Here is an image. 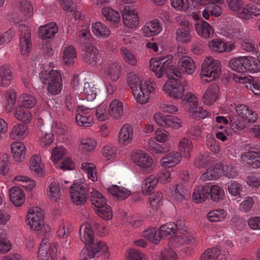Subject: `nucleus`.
Returning a JSON list of instances; mask_svg holds the SVG:
<instances>
[{
  "mask_svg": "<svg viewBox=\"0 0 260 260\" xmlns=\"http://www.w3.org/2000/svg\"><path fill=\"white\" fill-rule=\"evenodd\" d=\"M108 251V247L105 242L96 241V243H93L81 250L80 258L81 260H90L104 254V258L108 259L109 256Z\"/></svg>",
  "mask_w": 260,
  "mask_h": 260,
  "instance_id": "obj_1",
  "label": "nucleus"
},
{
  "mask_svg": "<svg viewBox=\"0 0 260 260\" xmlns=\"http://www.w3.org/2000/svg\"><path fill=\"white\" fill-rule=\"evenodd\" d=\"M221 74L220 63L219 60L207 57L204 60L201 75L209 78V81L219 78Z\"/></svg>",
  "mask_w": 260,
  "mask_h": 260,
  "instance_id": "obj_2",
  "label": "nucleus"
},
{
  "mask_svg": "<svg viewBox=\"0 0 260 260\" xmlns=\"http://www.w3.org/2000/svg\"><path fill=\"white\" fill-rule=\"evenodd\" d=\"M184 234L188 231L184 220L178 219L176 224L174 222H169L161 226L159 229V234L161 239L162 237L171 238L173 237L176 232Z\"/></svg>",
  "mask_w": 260,
  "mask_h": 260,
  "instance_id": "obj_3",
  "label": "nucleus"
},
{
  "mask_svg": "<svg viewBox=\"0 0 260 260\" xmlns=\"http://www.w3.org/2000/svg\"><path fill=\"white\" fill-rule=\"evenodd\" d=\"M90 200L95 212L101 218L109 220L112 217L111 208L106 204L104 196H91Z\"/></svg>",
  "mask_w": 260,
  "mask_h": 260,
  "instance_id": "obj_4",
  "label": "nucleus"
},
{
  "mask_svg": "<svg viewBox=\"0 0 260 260\" xmlns=\"http://www.w3.org/2000/svg\"><path fill=\"white\" fill-rule=\"evenodd\" d=\"M44 212L38 207H31L29 209L26 215V222L30 228L39 231L44 226Z\"/></svg>",
  "mask_w": 260,
  "mask_h": 260,
  "instance_id": "obj_5",
  "label": "nucleus"
},
{
  "mask_svg": "<svg viewBox=\"0 0 260 260\" xmlns=\"http://www.w3.org/2000/svg\"><path fill=\"white\" fill-rule=\"evenodd\" d=\"M188 231L183 235L178 236L175 239H171L169 242V245L172 248L179 247L183 246V251L186 254L190 253V250L197 245V242L194 238L190 235H186Z\"/></svg>",
  "mask_w": 260,
  "mask_h": 260,
  "instance_id": "obj_6",
  "label": "nucleus"
},
{
  "mask_svg": "<svg viewBox=\"0 0 260 260\" xmlns=\"http://www.w3.org/2000/svg\"><path fill=\"white\" fill-rule=\"evenodd\" d=\"M82 58L88 64L95 67L101 63V57L99 51L90 44L81 46Z\"/></svg>",
  "mask_w": 260,
  "mask_h": 260,
  "instance_id": "obj_7",
  "label": "nucleus"
},
{
  "mask_svg": "<svg viewBox=\"0 0 260 260\" xmlns=\"http://www.w3.org/2000/svg\"><path fill=\"white\" fill-rule=\"evenodd\" d=\"M187 84L186 80L181 81L179 80H170L164 85L165 90L169 96L175 99L181 98L184 93V87Z\"/></svg>",
  "mask_w": 260,
  "mask_h": 260,
  "instance_id": "obj_8",
  "label": "nucleus"
},
{
  "mask_svg": "<svg viewBox=\"0 0 260 260\" xmlns=\"http://www.w3.org/2000/svg\"><path fill=\"white\" fill-rule=\"evenodd\" d=\"M19 30L21 32L20 35V49L23 55H28L31 48L30 42V31L28 27L24 24L19 26Z\"/></svg>",
  "mask_w": 260,
  "mask_h": 260,
  "instance_id": "obj_9",
  "label": "nucleus"
},
{
  "mask_svg": "<svg viewBox=\"0 0 260 260\" xmlns=\"http://www.w3.org/2000/svg\"><path fill=\"white\" fill-rule=\"evenodd\" d=\"M125 25L129 28L135 27L139 23V18L133 6H125L122 13Z\"/></svg>",
  "mask_w": 260,
  "mask_h": 260,
  "instance_id": "obj_10",
  "label": "nucleus"
},
{
  "mask_svg": "<svg viewBox=\"0 0 260 260\" xmlns=\"http://www.w3.org/2000/svg\"><path fill=\"white\" fill-rule=\"evenodd\" d=\"M154 119L158 125L164 127L178 128L180 126L179 119L172 115H164L158 113L154 115Z\"/></svg>",
  "mask_w": 260,
  "mask_h": 260,
  "instance_id": "obj_11",
  "label": "nucleus"
},
{
  "mask_svg": "<svg viewBox=\"0 0 260 260\" xmlns=\"http://www.w3.org/2000/svg\"><path fill=\"white\" fill-rule=\"evenodd\" d=\"M70 193L79 195H102L101 192L93 187H88L86 184L79 182H74L72 184L70 189Z\"/></svg>",
  "mask_w": 260,
  "mask_h": 260,
  "instance_id": "obj_12",
  "label": "nucleus"
},
{
  "mask_svg": "<svg viewBox=\"0 0 260 260\" xmlns=\"http://www.w3.org/2000/svg\"><path fill=\"white\" fill-rule=\"evenodd\" d=\"M80 238L81 241L85 244H92L96 243L98 241L94 240V234L91 225L88 223H84L80 226L79 230Z\"/></svg>",
  "mask_w": 260,
  "mask_h": 260,
  "instance_id": "obj_13",
  "label": "nucleus"
},
{
  "mask_svg": "<svg viewBox=\"0 0 260 260\" xmlns=\"http://www.w3.org/2000/svg\"><path fill=\"white\" fill-rule=\"evenodd\" d=\"M40 77L42 82L44 84L49 85L55 84L56 82H61V77L58 71L52 70L48 73L44 71L40 74Z\"/></svg>",
  "mask_w": 260,
  "mask_h": 260,
  "instance_id": "obj_14",
  "label": "nucleus"
},
{
  "mask_svg": "<svg viewBox=\"0 0 260 260\" xmlns=\"http://www.w3.org/2000/svg\"><path fill=\"white\" fill-rule=\"evenodd\" d=\"M241 159L243 161L247 162L253 169L260 168V150L250 151L243 153Z\"/></svg>",
  "mask_w": 260,
  "mask_h": 260,
  "instance_id": "obj_15",
  "label": "nucleus"
},
{
  "mask_svg": "<svg viewBox=\"0 0 260 260\" xmlns=\"http://www.w3.org/2000/svg\"><path fill=\"white\" fill-rule=\"evenodd\" d=\"M219 88L216 84L210 85L203 96V101L207 105H211L217 99Z\"/></svg>",
  "mask_w": 260,
  "mask_h": 260,
  "instance_id": "obj_16",
  "label": "nucleus"
},
{
  "mask_svg": "<svg viewBox=\"0 0 260 260\" xmlns=\"http://www.w3.org/2000/svg\"><path fill=\"white\" fill-rule=\"evenodd\" d=\"M180 27L176 32V39L182 43H187L190 41L191 36L189 33L190 28L187 21L181 22Z\"/></svg>",
  "mask_w": 260,
  "mask_h": 260,
  "instance_id": "obj_17",
  "label": "nucleus"
},
{
  "mask_svg": "<svg viewBox=\"0 0 260 260\" xmlns=\"http://www.w3.org/2000/svg\"><path fill=\"white\" fill-rule=\"evenodd\" d=\"M178 64L180 70L183 73L191 75L195 70L196 67L193 60L187 56L180 58Z\"/></svg>",
  "mask_w": 260,
  "mask_h": 260,
  "instance_id": "obj_18",
  "label": "nucleus"
},
{
  "mask_svg": "<svg viewBox=\"0 0 260 260\" xmlns=\"http://www.w3.org/2000/svg\"><path fill=\"white\" fill-rule=\"evenodd\" d=\"M181 159L180 152H172L162 157L160 159V162L164 167L170 168L178 164Z\"/></svg>",
  "mask_w": 260,
  "mask_h": 260,
  "instance_id": "obj_19",
  "label": "nucleus"
},
{
  "mask_svg": "<svg viewBox=\"0 0 260 260\" xmlns=\"http://www.w3.org/2000/svg\"><path fill=\"white\" fill-rule=\"evenodd\" d=\"M161 30V26L157 19L147 22L143 28V34L146 37L157 35Z\"/></svg>",
  "mask_w": 260,
  "mask_h": 260,
  "instance_id": "obj_20",
  "label": "nucleus"
},
{
  "mask_svg": "<svg viewBox=\"0 0 260 260\" xmlns=\"http://www.w3.org/2000/svg\"><path fill=\"white\" fill-rule=\"evenodd\" d=\"M247 62V56L234 58L229 61V66L231 69L238 73H244L246 72Z\"/></svg>",
  "mask_w": 260,
  "mask_h": 260,
  "instance_id": "obj_21",
  "label": "nucleus"
},
{
  "mask_svg": "<svg viewBox=\"0 0 260 260\" xmlns=\"http://www.w3.org/2000/svg\"><path fill=\"white\" fill-rule=\"evenodd\" d=\"M133 138L132 127L128 124H125L120 129L118 140L121 144L126 145L129 144Z\"/></svg>",
  "mask_w": 260,
  "mask_h": 260,
  "instance_id": "obj_22",
  "label": "nucleus"
},
{
  "mask_svg": "<svg viewBox=\"0 0 260 260\" xmlns=\"http://www.w3.org/2000/svg\"><path fill=\"white\" fill-rule=\"evenodd\" d=\"M57 31L58 28L56 24L52 23L40 26L39 33L42 40L51 39Z\"/></svg>",
  "mask_w": 260,
  "mask_h": 260,
  "instance_id": "obj_23",
  "label": "nucleus"
},
{
  "mask_svg": "<svg viewBox=\"0 0 260 260\" xmlns=\"http://www.w3.org/2000/svg\"><path fill=\"white\" fill-rule=\"evenodd\" d=\"M222 173L221 166L216 165L215 166H211L203 173L201 178L204 181L215 180L219 178Z\"/></svg>",
  "mask_w": 260,
  "mask_h": 260,
  "instance_id": "obj_24",
  "label": "nucleus"
},
{
  "mask_svg": "<svg viewBox=\"0 0 260 260\" xmlns=\"http://www.w3.org/2000/svg\"><path fill=\"white\" fill-rule=\"evenodd\" d=\"M11 149L16 161L20 162L24 159L25 147L23 144L20 142H13Z\"/></svg>",
  "mask_w": 260,
  "mask_h": 260,
  "instance_id": "obj_25",
  "label": "nucleus"
},
{
  "mask_svg": "<svg viewBox=\"0 0 260 260\" xmlns=\"http://www.w3.org/2000/svg\"><path fill=\"white\" fill-rule=\"evenodd\" d=\"M52 247H53V245L49 244L47 239H43L39 248L38 259L39 260H48L50 255V251H52Z\"/></svg>",
  "mask_w": 260,
  "mask_h": 260,
  "instance_id": "obj_26",
  "label": "nucleus"
},
{
  "mask_svg": "<svg viewBox=\"0 0 260 260\" xmlns=\"http://www.w3.org/2000/svg\"><path fill=\"white\" fill-rule=\"evenodd\" d=\"M109 115L115 119H119L123 115V105L118 100H114L109 106Z\"/></svg>",
  "mask_w": 260,
  "mask_h": 260,
  "instance_id": "obj_27",
  "label": "nucleus"
},
{
  "mask_svg": "<svg viewBox=\"0 0 260 260\" xmlns=\"http://www.w3.org/2000/svg\"><path fill=\"white\" fill-rule=\"evenodd\" d=\"M259 15V10L258 9L257 11L256 7L255 6L250 5H247L244 7L239 13V17L245 20L252 18L253 16L257 17Z\"/></svg>",
  "mask_w": 260,
  "mask_h": 260,
  "instance_id": "obj_28",
  "label": "nucleus"
},
{
  "mask_svg": "<svg viewBox=\"0 0 260 260\" xmlns=\"http://www.w3.org/2000/svg\"><path fill=\"white\" fill-rule=\"evenodd\" d=\"M14 116L18 120L25 123H29L32 119L30 111L20 106L16 107L14 111Z\"/></svg>",
  "mask_w": 260,
  "mask_h": 260,
  "instance_id": "obj_29",
  "label": "nucleus"
},
{
  "mask_svg": "<svg viewBox=\"0 0 260 260\" xmlns=\"http://www.w3.org/2000/svg\"><path fill=\"white\" fill-rule=\"evenodd\" d=\"M148 147L152 153L162 154L168 152L170 147L166 144H159L152 140H149L148 142Z\"/></svg>",
  "mask_w": 260,
  "mask_h": 260,
  "instance_id": "obj_30",
  "label": "nucleus"
},
{
  "mask_svg": "<svg viewBox=\"0 0 260 260\" xmlns=\"http://www.w3.org/2000/svg\"><path fill=\"white\" fill-rule=\"evenodd\" d=\"M27 129V126L26 125L18 123L13 127L10 137L14 140L24 138L26 136Z\"/></svg>",
  "mask_w": 260,
  "mask_h": 260,
  "instance_id": "obj_31",
  "label": "nucleus"
},
{
  "mask_svg": "<svg viewBox=\"0 0 260 260\" xmlns=\"http://www.w3.org/2000/svg\"><path fill=\"white\" fill-rule=\"evenodd\" d=\"M132 159L138 166H139L140 164L142 165V162L145 161L147 168L150 166V164H153V160L151 157L142 151L135 153L132 155Z\"/></svg>",
  "mask_w": 260,
  "mask_h": 260,
  "instance_id": "obj_32",
  "label": "nucleus"
},
{
  "mask_svg": "<svg viewBox=\"0 0 260 260\" xmlns=\"http://www.w3.org/2000/svg\"><path fill=\"white\" fill-rule=\"evenodd\" d=\"M132 159L138 166H139L140 164L142 165V162L145 161L147 168L150 166V164H153V160L151 157L142 151L135 153L132 155Z\"/></svg>",
  "mask_w": 260,
  "mask_h": 260,
  "instance_id": "obj_33",
  "label": "nucleus"
},
{
  "mask_svg": "<svg viewBox=\"0 0 260 260\" xmlns=\"http://www.w3.org/2000/svg\"><path fill=\"white\" fill-rule=\"evenodd\" d=\"M132 159L138 166H139L140 164L142 165V162L145 161L147 168L150 166V164H153V160L151 157L142 151L135 153L132 155Z\"/></svg>",
  "mask_w": 260,
  "mask_h": 260,
  "instance_id": "obj_34",
  "label": "nucleus"
},
{
  "mask_svg": "<svg viewBox=\"0 0 260 260\" xmlns=\"http://www.w3.org/2000/svg\"><path fill=\"white\" fill-rule=\"evenodd\" d=\"M186 3H185L183 0H171L172 6L179 10L185 11L189 7L191 9L192 7L195 8L197 5L196 0H186Z\"/></svg>",
  "mask_w": 260,
  "mask_h": 260,
  "instance_id": "obj_35",
  "label": "nucleus"
},
{
  "mask_svg": "<svg viewBox=\"0 0 260 260\" xmlns=\"http://www.w3.org/2000/svg\"><path fill=\"white\" fill-rule=\"evenodd\" d=\"M143 237L146 238L150 242L157 244L161 240L159 233L155 228H148L142 232Z\"/></svg>",
  "mask_w": 260,
  "mask_h": 260,
  "instance_id": "obj_36",
  "label": "nucleus"
},
{
  "mask_svg": "<svg viewBox=\"0 0 260 260\" xmlns=\"http://www.w3.org/2000/svg\"><path fill=\"white\" fill-rule=\"evenodd\" d=\"M196 29L198 34L205 39L212 38L214 32L212 26L205 21H203L200 26L196 27Z\"/></svg>",
  "mask_w": 260,
  "mask_h": 260,
  "instance_id": "obj_37",
  "label": "nucleus"
},
{
  "mask_svg": "<svg viewBox=\"0 0 260 260\" xmlns=\"http://www.w3.org/2000/svg\"><path fill=\"white\" fill-rule=\"evenodd\" d=\"M141 86V88L136 89L133 93L137 102L144 104L147 102L149 97L148 94V90L145 88L146 83L144 82L143 85Z\"/></svg>",
  "mask_w": 260,
  "mask_h": 260,
  "instance_id": "obj_38",
  "label": "nucleus"
},
{
  "mask_svg": "<svg viewBox=\"0 0 260 260\" xmlns=\"http://www.w3.org/2000/svg\"><path fill=\"white\" fill-rule=\"evenodd\" d=\"M157 183V179H155L152 176H150L146 179L142 185V191L143 194L149 193L151 194L154 193L153 190Z\"/></svg>",
  "mask_w": 260,
  "mask_h": 260,
  "instance_id": "obj_39",
  "label": "nucleus"
},
{
  "mask_svg": "<svg viewBox=\"0 0 260 260\" xmlns=\"http://www.w3.org/2000/svg\"><path fill=\"white\" fill-rule=\"evenodd\" d=\"M0 77L1 78V85L8 86L11 83L12 74L10 69L6 66L0 67Z\"/></svg>",
  "mask_w": 260,
  "mask_h": 260,
  "instance_id": "obj_40",
  "label": "nucleus"
},
{
  "mask_svg": "<svg viewBox=\"0 0 260 260\" xmlns=\"http://www.w3.org/2000/svg\"><path fill=\"white\" fill-rule=\"evenodd\" d=\"M226 215V211L224 210H214L208 213L207 218L210 222H218L224 219Z\"/></svg>",
  "mask_w": 260,
  "mask_h": 260,
  "instance_id": "obj_41",
  "label": "nucleus"
},
{
  "mask_svg": "<svg viewBox=\"0 0 260 260\" xmlns=\"http://www.w3.org/2000/svg\"><path fill=\"white\" fill-rule=\"evenodd\" d=\"M30 169L39 177L43 176V171L41 166V159L37 155L33 156L30 160Z\"/></svg>",
  "mask_w": 260,
  "mask_h": 260,
  "instance_id": "obj_42",
  "label": "nucleus"
},
{
  "mask_svg": "<svg viewBox=\"0 0 260 260\" xmlns=\"http://www.w3.org/2000/svg\"><path fill=\"white\" fill-rule=\"evenodd\" d=\"M76 58V51L73 46L66 47L63 52L62 56L64 63L67 65L73 64L74 59Z\"/></svg>",
  "mask_w": 260,
  "mask_h": 260,
  "instance_id": "obj_43",
  "label": "nucleus"
},
{
  "mask_svg": "<svg viewBox=\"0 0 260 260\" xmlns=\"http://www.w3.org/2000/svg\"><path fill=\"white\" fill-rule=\"evenodd\" d=\"M179 146L180 151L183 153L186 158L190 157V152L192 150V143L191 141L187 138H183L179 142Z\"/></svg>",
  "mask_w": 260,
  "mask_h": 260,
  "instance_id": "obj_44",
  "label": "nucleus"
},
{
  "mask_svg": "<svg viewBox=\"0 0 260 260\" xmlns=\"http://www.w3.org/2000/svg\"><path fill=\"white\" fill-rule=\"evenodd\" d=\"M102 13L107 20L113 21L114 23H117L120 20L119 13L109 7L103 8Z\"/></svg>",
  "mask_w": 260,
  "mask_h": 260,
  "instance_id": "obj_45",
  "label": "nucleus"
},
{
  "mask_svg": "<svg viewBox=\"0 0 260 260\" xmlns=\"http://www.w3.org/2000/svg\"><path fill=\"white\" fill-rule=\"evenodd\" d=\"M127 82L133 92L141 88L142 87L141 85H143L144 84L143 83V80L141 77L133 74L129 75Z\"/></svg>",
  "mask_w": 260,
  "mask_h": 260,
  "instance_id": "obj_46",
  "label": "nucleus"
},
{
  "mask_svg": "<svg viewBox=\"0 0 260 260\" xmlns=\"http://www.w3.org/2000/svg\"><path fill=\"white\" fill-rule=\"evenodd\" d=\"M20 99L21 100V105L20 106L26 109L33 108L37 103L36 98L30 94H23Z\"/></svg>",
  "mask_w": 260,
  "mask_h": 260,
  "instance_id": "obj_47",
  "label": "nucleus"
},
{
  "mask_svg": "<svg viewBox=\"0 0 260 260\" xmlns=\"http://www.w3.org/2000/svg\"><path fill=\"white\" fill-rule=\"evenodd\" d=\"M220 252L217 248H208L202 254L200 260H216L219 256Z\"/></svg>",
  "mask_w": 260,
  "mask_h": 260,
  "instance_id": "obj_48",
  "label": "nucleus"
},
{
  "mask_svg": "<svg viewBox=\"0 0 260 260\" xmlns=\"http://www.w3.org/2000/svg\"><path fill=\"white\" fill-rule=\"evenodd\" d=\"M14 180L16 181L21 182L20 185L25 188L27 190H31L36 186L35 181L30 179L27 177L24 176H16Z\"/></svg>",
  "mask_w": 260,
  "mask_h": 260,
  "instance_id": "obj_49",
  "label": "nucleus"
},
{
  "mask_svg": "<svg viewBox=\"0 0 260 260\" xmlns=\"http://www.w3.org/2000/svg\"><path fill=\"white\" fill-rule=\"evenodd\" d=\"M192 201L197 204L206 202L210 203V200L218 202L219 200H223L224 196H192Z\"/></svg>",
  "mask_w": 260,
  "mask_h": 260,
  "instance_id": "obj_50",
  "label": "nucleus"
},
{
  "mask_svg": "<svg viewBox=\"0 0 260 260\" xmlns=\"http://www.w3.org/2000/svg\"><path fill=\"white\" fill-rule=\"evenodd\" d=\"M120 52L126 62L133 66L136 65L137 59L135 55L130 50L126 48L122 47L120 49Z\"/></svg>",
  "mask_w": 260,
  "mask_h": 260,
  "instance_id": "obj_51",
  "label": "nucleus"
},
{
  "mask_svg": "<svg viewBox=\"0 0 260 260\" xmlns=\"http://www.w3.org/2000/svg\"><path fill=\"white\" fill-rule=\"evenodd\" d=\"M246 72H257L260 71V60L252 57L247 56Z\"/></svg>",
  "mask_w": 260,
  "mask_h": 260,
  "instance_id": "obj_52",
  "label": "nucleus"
},
{
  "mask_svg": "<svg viewBox=\"0 0 260 260\" xmlns=\"http://www.w3.org/2000/svg\"><path fill=\"white\" fill-rule=\"evenodd\" d=\"M107 74L113 81L118 80L120 74L119 65L116 62L111 63L108 68Z\"/></svg>",
  "mask_w": 260,
  "mask_h": 260,
  "instance_id": "obj_53",
  "label": "nucleus"
},
{
  "mask_svg": "<svg viewBox=\"0 0 260 260\" xmlns=\"http://www.w3.org/2000/svg\"><path fill=\"white\" fill-rule=\"evenodd\" d=\"M92 31L96 36L108 37L110 35L108 28L104 26L101 22H95L92 26Z\"/></svg>",
  "mask_w": 260,
  "mask_h": 260,
  "instance_id": "obj_54",
  "label": "nucleus"
},
{
  "mask_svg": "<svg viewBox=\"0 0 260 260\" xmlns=\"http://www.w3.org/2000/svg\"><path fill=\"white\" fill-rule=\"evenodd\" d=\"M99 105V103L98 100L95 99L92 101L87 100V101L84 103L83 105L79 106L77 108L81 110L82 114H87L88 113V110L90 111L93 110L98 107Z\"/></svg>",
  "mask_w": 260,
  "mask_h": 260,
  "instance_id": "obj_55",
  "label": "nucleus"
},
{
  "mask_svg": "<svg viewBox=\"0 0 260 260\" xmlns=\"http://www.w3.org/2000/svg\"><path fill=\"white\" fill-rule=\"evenodd\" d=\"M209 47L213 50L223 52L225 50V43L219 39H213L209 43Z\"/></svg>",
  "mask_w": 260,
  "mask_h": 260,
  "instance_id": "obj_56",
  "label": "nucleus"
},
{
  "mask_svg": "<svg viewBox=\"0 0 260 260\" xmlns=\"http://www.w3.org/2000/svg\"><path fill=\"white\" fill-rule=\"evenodd\" d=\"M230 125L232 129L235 132L241 131L247 126L246 123L244 122V120H240L236 117L230 118Z\"/></svg>",
  "mask_w": 260,
  "mask_h": 260,
  "instance_id": "obj_57",
  "label": "nucleus"
},
{
  "mask_svg": "<svg viewBox=\"0 0 260 260\" xmlns=\"http://www.w3.org/2000/svg\"><path fill=\"white\" fill-rule=\"evenodd\" d=\"M108 190L111 195H131L132 193L129 189L116 185H112Z\"/></svg>",
  "mask_w": 260,
  "mask_h": 260,
  "instance_id": "obj_58",
  "label": "nucleus"
},
{
  "mask_svg": "<svg viewBox=\"0 0 260 260\" xmlns=\"http://www.w3.org/2000/svg\"><path fill=\"white\" fill-rule=\"evenodd\" d=\"M77 111L78 114H76V122L80 126L88 127L90 125L91 120L88 116H84L85 114H82L81 110L78 109Z\"/></svg>",
  "mask_w": 260,
  "mask_h": 260,
  "instance_id": "obj_59",
  "label": "nucleus"
},
{
  "mask_svg": "<svg viewBox=\"0 0 260 260\" xmlns=\"http://www.w3.org/2000/svg\"><path fill=\"white\" fill-rule=\"evenodd\" d=\"M84 90L82 92H84L86 95V100L92 101L96 98V93L95 88L92 85L88 82L84 83Z\"/></svg>",
  "mask_w": 260,
  "mask_h": 260,
  "instance_id": "obj_60",
  "label": "nucleus"
},
{
  "mask_svg": "<svg viewBox=\"0 0 260 260\" xmlns=\"http://www.w3.org/2000/svg\"><path fill=\"white\" fill-rule=\"evenodd\" d=\"M161 59L160 57L152 58L150 60L149 67L151 70L155 73V76L159 78L162 77L163 75H159V68L161 67Z\"/></svg>",
  "mask_w": 260,
  "mask_h": 260,
  "instance_id": "obj_61",
  "label": "nucleus"
},
{
  "mask_svg": "<svg viewBox=\"0 0 260 260\" xmlns=\"http://www.w3.org/2000/svg\"><path fill=\"white\" fill-rule=\"evenodd\" d=\"M165 74L170 80H178L176 78H180L181 77V73L174 66H170L167 67L165 71Z\"/></svg>",
  "mask_w": 260,
  "mask_h": 260,
  "instance_id": "obj_62",
  "label": "nucleus"
},
{
  "mask_svg": "<svg viewBox=\"0 0 260 260\" xmlns=\"http://www.w3.org/2000/svg\"><path fill=\"white\" fill-rule=\"evenodd\" d=\"M84 83L82 80L79 79L78 75H74L72 80L73 88L77 93H82V90H84Z\"/></svg>",
  "mask_w": 260,
  "mask_h": 260,
  "instance_id": "obj_63",
  "label": "nucleus"
},
{
  "mask_svg": "<svg viewBox=\"0 0 260 260\" xmlns=\"http://www.w3.org/2000/svg\"><path fill=\"white\" fill-rule=\"evenodd\" d=\"M72 230L71 225L68 223H62L59 226L57 234L60 238H66L69 236Z\"/></svg>",
  "mask_w": 260,
  "mask_h": 260,
  "instance_id": "obj_64",
  "label": "nucleus"
}]
</instances>
